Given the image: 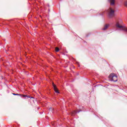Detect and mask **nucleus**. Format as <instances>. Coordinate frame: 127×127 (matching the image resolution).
Segmentation results:
<instances>
[{
  "instance_id": "f257e3e1",
  "label": "nucleus",
  "mask_w": 127,
  "mask_h": 127,
  "mask_svg": "<svg viewBox=\"0 0 127 127\" xmlns=\"http://www.w3.org/2000/svg\"><path fill=\"white\" fill-rule=\"evenodd\" d=\"M109 79L110 81L117 82V81H118V76H117V75L115 73H111L109 76Z\"/></svg>"
},
{
  "instance_id": "f03ea898",
  "label": "nucleus",
  "mask_w": 127,
  "mask_h": 127,
  "mask_svg": "<svg viewBox=\"0 0 127 127\" xmlns=\"http://www.w3.org/2000/svg\"><path fill=\"white\" fill-rule=\"evenodd\" d=\"M108 16L109 18H112L115 16V10L112 8H109L108 10Z\"/></svg>"
},
{
  "instance_id": "7ed1b4c3",
  "label": "nucleus",
  "mask_w": 127,
  "mask_h": 127,
  "mask_svg": "<svg viewBox=\"0 0 127 127\" xmlns=\"http://www.w3.org/2000/svg\"><path fill=\"white\" fill-rule=\"evenodd\" d=\"M116 27H118V28H121V30H123L124 31L127 32V27L126 26H122V25L120 24V23H119V22H117L116 23Z\"/></svg>"
},
{
  "instance_id": "20e7f679",
  "label": "nucleus",
  "mask_w": 127,
  "mask_h": 127,
  "mask_svg": "<svg viewBox=\"0 0 127 127\" xmlns=\"http://www.w3.org/2000/svg\"><path fill=\"white\" fill-rule=\"evenodd\" d=\"M53 86L54 87V91L57 93L59 94V90H58V88H57V86H56V85L54 84V82H53Z\"/></svg>"
},
{
  "instance_id": "39448f33",
  "label": "nucleus",
  "mask_w": 127,
  "mask_h": 127,
  "mask_svg": "<svg viewBox=\"0 0 127 127\" xmlns=\"http://www.w3.org/2000/svg\"><path fill=\"white\" fill-rule=\"evenodd\" d=\"M110 2V5H115V3L116 2L115 0H109Z\"/></svg>"
},
{
  "instance_id": "423d86ee",
  "label": "nucleus",
  "mask_w": 127,
  "mask_h": 127,
  "mask_svg": "<svg viewBox=\"0 0 127 127\" xmlns=\"http://www.w3.org/2000/svg\"><path fill=\"white\" fill-rule=\"evenodd\" d=\"M109 26H110V25L109 24H106L104 26V28H103V30H106L107 29H108V28H109Z\"/></svg>"
},
{
  "instance_id": "0eeeda50",
  "label": "nucleus",
  "mask_w": 127,
  "mask_h": 127,
  "mask_svg": "<svg viewBox=\"0 0 127 127\" xmlns=\"http://www.w3.org/2000/svg\"><path fill=\"white\" fill-rule=\"evenodd\" d=\"M80 111L77 112L76 111H74L71 112V116H75L77 113H79Z\"/></svg>"
},
{
  "instance_id": "6e6552de",
  "label": "nucleus",
  "mask_w": 127,
  "mask_h": 127,
  "mask_svg": "<svg viewBox=\"0 0 127 127\" xmlns=\"http://www.w3.org/2000/svg\"><path fill=\"white\" fill-rule=\"evenodd\" d=\"M20 96L21 97H23V98H24L25 97H27V98H29V97H27V95H26L20 94Z\"/></svg>"
},
{
  "instance_id": "1a4fd4ad",
  "label": "nucleus",
  "mask_w": 127,
  "mask_h": 127,
  "mask_svg": "<svg viewBox=\"0 0 127 127\" xmlns=\"http://www.w3.org/2000/svg\"><path fill=\"white\" fill-rule=\"evenodd\" d=\"M59 48H58V47H56V48H55V51H56V52H59Z\"/></svg>"
},
{
  "instance_id": "9d476101",
  "label": "nucleus",
  "mask_w": 127,
  "mask_h": 127,
  "mask_svg": "<svg viewBox=\"0 0 127 127\" xmlns=\"http://www.w3.org/2000/svg\"><path fill=\"white\" fill-rule=\"evenodd\" d=\"M13 95L14 96H20V94H19L13 93Z\"/></svg>"
},
{
  "instance_id": "9b49d317",
  "label": "nucleus",
  "mask_w": 127,
  "mask_h": 127,
  "mask_svg": "<svg viewBox=\"0 0 127 127\" xmlns=\"http://www.w3.org/2000/svg\"><path fill=\"white\" fill-rule=\"evenodd\" d=\"M125 5L127 7V1L125 2Z\"/></svg>"
},
{
  "instance_id": "f8f14e48",
  "label": "nucleus",
  "mask_w": 127,
  "mask_h": 127,
  "mask_svg": "<svg viewBox=\"0 0 127 127\" xmlns=\"http://www.w3.org/2000/svg\"><path fill=\"white\" fill-rule=\"evenodd\" d=\"M49 111H52V108H50Z\"/></svg>"
}]
</instances>
